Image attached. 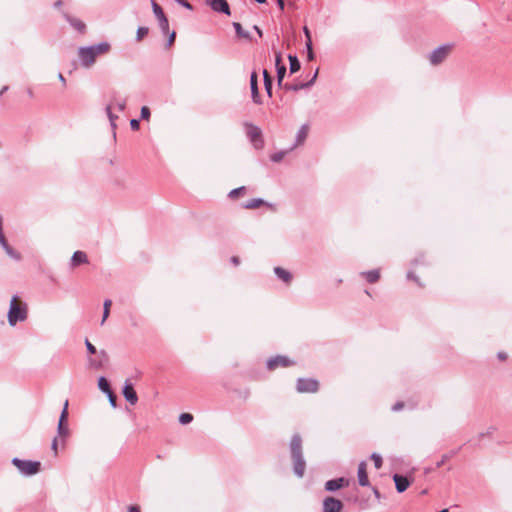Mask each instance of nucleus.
Instances as JSON below:
<instances>
[{
    "label": "nucleus",
    "instance_id": "obj_47",
    "mask_svg": "<svg viewBox=\"0 0 512 512\" xmlns=\"http://www.w3.org/2000/svg\"><path fill=\"white\" fill-rule=\"evenodd\" d=\"M167 35H169V37H168V41H167V46L169 47V46H171V45L174 43V41H175V38H176V32H175V31H172V32H170V31H169V33H168Z\"/></svg>",
    "mask_w": 512,
    "mask_h": 512
},
{
    "label": "nucleus",
    "instance_id": "obj_22",
    "mask_svg": "<svg viewBox=\"0 0 512 512\" xmlns=\"http://www.w3.org/2000/svg\"><path fill=\"white\" fill-rule=\"evenodd\" d=\"M88 262V257L83 251H75L71 258V265L78 266L80 264H85Z\"/></svg>",
    "mask_w": 512,
    "mask_h": 512
},
{
    "label": "nucleus",
    "instance_id": "obj_17",
    "mask_svg": "<svg viewBox=\"0 0 512 512\" xmlns=\"http://www.w3.org/2000/svg\"><path fill=\"white\" fill-rule=\"evenodd\" d=\"M366 468H367L366 462L361 461L358 465L357 476H358L359 485L362 487H367L370 485Z\"/></svg>",
    "mask_w": 512,
    "mask_h": 512
},
{
    "label": "nucleus",
    "instance_id": "obj_18",
    "mask_svg": "<svg viewBox=\"0 0 512 512\" xmlns=\"http://www.w3.org/2000/svg\"><path fill=\"white\" fill-rule=\"evenodd\" d=\"M393 480L395 482L396 490L399 493H403L410 486V481L404 475L396 473L393 475Z\"/></svg>",
    "mask_w": 512,
    "mask_h": 512
},
{
    "label": "nucleus",
    "instance_id": "obj_36",
    "mask_svg": "<svg viewBox=\"0 0 512 512\" xmlns=\"http://www.w3.org/2000/svg\"><path fill=\"white\" fill-rule=\"evenodd\" d=\"M305 47H306V50H307V58H308V60L309 61L314 60L315 54L313 52L312 40L306 41L305 42Z\"/></svg>",
    "mask_w": 512,
    "mask_h": 512
},
{
    "label": "nucleus",
    "instance_id": "obj_37",
    "mask_svg": "<svg viewBox=\"0 0 512 512\" xmlns=\"http://www.w3.org/2000/svg\"><path fill=\"white\" fill-rule=\"evenodd\" d=\"M193 421V415L190 414V413H182L180 414L179 416V422L182 424V425H186V424H189Z\"/></svg>",
    "mask_w": 512,
    "mask_h": 512
},
{
    "label": "nucleus",
    "instance_id": "obj_49",
    "mask_svg": "<svg viewBox=\"0 0 512 512\" xmlns=\"http://www.w3.org/2000/svg\"><path fill=\"white\" fill-rule=\"evenodd\" d=\"M130 127L132 130H138L140 127V121L138 119H132L130 121Z\"/></svg>",
    "mask_w": 512,
    "mask_h": 512
},
{
    "label": "nucleus",
    "instance_id": "obj_44",
    "mask_svg": "<svg viewBox=\"0 0 512 512\" xmlns=\"http://www.w3.org/2000/svg\"><path fill=\"white\" fill-rule=\"evenodd\" d=\"M106 395L108 397V400H109V403L111 404V406L115 408L116 407V401H117L116 394L113 391H111V393L106 394Z\"/></svg>",
    "mask_w": 512,
    "mask_h": 512
},
{
    "label": "nucleus",
    "instance_id": "obj_46",
    "mask_svg": "<svg viewBox=\"0 0 512 512\" xmlns=\"http://www.w3.org/2000/svg\"><path fill=\"white\" fill-rule=\"evenodd\" d=\"M174 1L188 10H193V6L187 0H174Z\"/></svg>",
    "mask_w": 512,
    "mask_h": 512
},
{
    "label": "nucleus",
    "instance_id": "obj_55",
    "mask_svg": "<svg viewBox=\"0 0 512 512\" xmlns=\"http://www.w3.org/2000/svg\"><path fill=\"white\" fill-rule=\"evenodd\" d=\"M128 512H140V507L138 505H131L128 508Z\"/></svg>",
    "mask_w": 512,
    "mask_h": 512
},
{
    "label": "nucleus",
    "instance_id": "obj_50",
    "mask_svg": "<svg viewBox=\"0 0 512 512\" xmlns=\"http://www.w3.org/2000/svg\"><path fill=\"white\" fill-rule=\"evenodd\" d=\"M57 447H58V438L55 437L53 440H52V444H51V448L52 450L54 451L55 455H57Z\"/></svg>",
    "mask_w": 512,
    "mask_h": 512
},
{
    "label": "nucleus",
    "instance_id": "obj_62",
    "mask_svg": "<svg viewBox=\"0 0 512 512\" xmlns=\"http://www.w3.org/2000/svg\"><path fill=\"white\" fill-rule=\"evenodd\" d=\"M62 3H63V2H62L61 0H57V1L54 3V7H55V8H59V7H61Z\"/></svg>",
    "mask_w": 512,
    "mask_h": 512
},
{
    "label": "nucleus",
    "instance_id": "obj_38",
    "mask_svg": "<svg viewBox=\"0 0 512 512\" xmlns=\"http://www.w3.org/2000/svg\"><path fill=\"white\" fill-rule=\"evenodd\" d=\"M148 32H149L148 27H144V26L138 27L137 32H136V40L137 41L142 40L148 34Z\"/></svg>",
    "mask_w": 512,
    "mask_h": 512
},
{
    "label": "nucleus",
    "instance_id": "obj_54",
    "mask_svg": "<svg viewBox=\"0 0 512 512\" xmlns=\"http://www.w3.org/2000/svg\"><path fill=\"white\" fill-rule=\"evenodd\" d=\"M303 31H304V34H305V37H306V41L312 40L311 39L310 31H309V29L306 26L303 28Z\"/></svg>",
    "mask_w": 512,
    "mask_h": 512
},
{
    "label": "nucleus",
    "instance_id": "obj_19",
    "mask_svg": "<svg viewBox=\"0 0 512 512\" xmlns=\"http://www.w3.org/2000/svg\"><path fill=\"white\" fill-rule=\"evenodd\" d=\"M63 17L65 20L79 33H85L86 31V25L84 22H82L80 19L72 17L66 12H63Z\"/></svg>",
    "mask_w": 512,
    "mask_h": 512
},
{
    "label": "nucleus",
    "instance_id": "obj_13",
    "mask_svg": "<svg viewBox=\"0 0 512 512\" xmlns=\"http://www.w3.org/2000/svg\"><path fill=\"white\" fill-rule=\"evenodd\" d=\"M206 3L215 12L222 13L225 15L231 14L230 6H229L227 0H206Z\"/></svg>",
    "mask_w": 512,
    "mask_h": 512
},
{
    "label": "nucleus",
    "instance_id": "obj_9",
    "mask_svg": "<svg viewBox=\"0 0 512 512\" xmlns=\"http://www.w3.org/2000/svg\"><path fill=\"white\" fill-rule=\"evenodd\" d=\"M247 127V136L250 139V141L253 143L254 147L257 149H260L264 145V141L262 138V131L261 129L251 123L246 124Z\"/></svg>",
    "mask_w": 512,
    "mask_h": 512
},
{
    "label": "nucleus",
    "instance_id": "obj_23",
    "mask_svg": "<svg viewBox=\"0 0 512 512\" xmlns=\"http://www.w3.org/2000/svg\"><path fill=\"white\" fill-rule=\"evenodd\" d=\"M313 85V80H309L307 82H301L296 84L286 83L283 88L288 91H299L302 89L310 88Z\"/></svg>",
    "mask_w": 512,
    "mask_h": 512
},
{
    "label": "nucleus",
    "instance_id": "obj_39",
    "mask_svg": "<svg viewBox=\"0 0 512 512\" xmlns=\"http://www.w3.org/2000/svg\"><path fill=\"white\" fill-rule=\"evenodd\" d=\"M370 458L373 460L375 468L380 469L383 463L382 457L377 453H372Z\"/></svg>",
    "mask_w": 512,
    "mask_h": 512
},
{
    "label": "nucleus",
    "instance_id": "obj_45",
    "mask_svg": "<svg viewBox=\"0 0 512 512\" xmlns=\"http://www.w3.org/2000/svg\"><path fill=\"white\" fill-rule=\"evenodd\" d=\"M272 85H273V79L269 80L267 82H264L265 91L269 97L272 96Z\"/></svg>",
    "mask_w": 512,
    "mask_h": 512
},
{
    "label": "nucleus",
    "instance_id": "obj_27",
    "mask_svg": "<svg viewBox=\"0 0 512 512\" xmlns=\"http://www.w3.org/2000/svg\"><path fill=\"white\" fill-rule=\"evenodd\" d=\"M233 27L235 29L237 37L244 38L249 41L252 40L250 33L245 31L240 23L233 22Z\"/></svg>",
    "mask_w": 512,
    "mask_h": 512
},
{
    "label": "nucleus",
    "instance_id": "obj_1",
    "mask_svg": "<svg viewBox=\"0 0 512 512\" xmlns=\"http://www.w3.org/2000/svg\"><path fill=\"white\" fill-rule=\"evenodd\" d=\"M289 447L293 463V472L297 477L302 478L304 476L306 462L303 457L302 438L299 434L293 435Z\"/></svg>",
    "mask_w": 512,
    "mask_h": 512
},
{
    "label": "nucleus",
    "instance_id": "obj_34",
    "mask_svg": "<svg viewBox=\"0 0 512 512\" xmlns=\"http://www.w3.org/2000/svg\"><path fill=\"white\" fill-rule=\"evenodd\" d=\"M289 151H291V150L289 149V150L279 151V152H277V153H274V154H272V155H271L270 160H271L272 162H274V163H278V162H280V161L284 158V156H285Z\"/></svg>",
    "mask_w": 512,
    "mask_h": 512
},
{
    "label": "nucleus",
    "instance_id": "obj_15",
    "mask_svg": "<svg viewBox=\"0 0 512 512\" xmlns=\"http://www.w3.org/2000/svg\"><path fill=\"white\" fill-rule=\"evenodd\" d=\"M109 361V356L105 350H100L97 353L96 358L89 359V366L93 369H101L103 368Z\"/></svg>",
    "mask_w": 512,
    "mask_h": 512
},
{
    "label": "nucleus",
    "instance_id": "obj_40",
    "mask_svg": "<svg viewBox=\"0 0 512 512\" xmlns=\"http://www.w3.org/2000/svg\"><path fill=\"white\" fill-rule=\"evenodd\" d=\"M151 115L150 109L147 106H142L140 111V117L142 120H149Z\"/></svg>",
    "mask_w": 512,
    "mask_h": 512
},
{
    "label": "nucleus",
    "instance_id": "obj_4",
    "mask_svg": "<svg viewBox=\"0 0 512 512\" xmlns=\"http://www.w3.org/2000/svg\"><path fill=\"white\" fill-rule=\"evenodd\" d=\"M12 464L17 467L20 473L27 476L37 474L41 468L39 461L22 460L17 457L12 459Z\"/></svg>",
    "mask_w": 512,
    "mask_h": 512
},
{
    "label": "nucleus",
    "instance_id": "obj_5",
    "mask_svg": "<svg viewBox=\"0 0 512 512\" xmlns=\"http://www.w3.org/2000/svg\"><path fill=\"white\" fill-rule=\"evenodd\" d=\"M151 6L153 13L158 20V25L161 30V32L166 35L169 33V21L167 16L165 15L162 7L155 1L151 0Z\"/></svg>",
    "mask_w": 512,
    "mask_h": 512
},
{
    "label": "nucleus",
    "instance_id": "obj_61",
    "mask_svg": "<svg viewBox=\"0 0 512 512\" xmlns=\"http://www.w3.org/2000/svg\"><path fill=\"white\" fill-rule=\"evenodd\" d=\"M9 87L8 86H3L2 89L0 90V96H2L6 91H8Z\"/></svg>",
    "mask_w": 512,
    "mask_h": 512
},
{
    "label": "nucleus",
    "instance_id": "obj_51",
    "mask_svg": "<svg viewBox=\"0 0 512 512\" xmlns=\"http://www.w3.org/2000/svg\"><path fill=\"white\" fill-rule=\"evenodd\" d=\"M117 108H118L120 111H124V110H125V108H126V100H125V99H123V100L119 101V102L117 103Z\"/></svg>",
    "mask_w": 512,
    "mask_h": 512
},
{
    "label": "nucleus",
    "instance_id": "obj_58",
    "mask_svg": "<svg viewBox=\"0 0 512 512\" xmlns=\"http://www.w3.org/2000/svg\"><path fill=\"white\" fill-rule=\"evenodd\" d=\"M253 29L257 32V34L259 35V37H262V36H263V32H262V30H261L257 25H254V26H253Z\"/></svg>",
    "mask_w": 512,
    "mask_h": 512
},
{
    "label": "nucleus",
    "instance_id": "obj_12",
    "mask_svg": "<svg viewBox=\"0 0 512 512\" xmlns=\"http://www.w3.org/2000/svg\"><path fill=\"white\" fill-rule=\"evenodd\" d=\"M122 394L127 402L131 405H135L138 401L137 393L130 380H126L122 389Z\"/></svg>",
    "mask_w": 512,
    "mask_h": 512
},
{
    "label": "nucleus",
    "instance_id": "obj_20",
    "mask_svg": "<svg viewBox=\"0 0 512 512\" xmlns=\"http://www.w3.org/2000/svg\"><path fill=\"white\" fill-rule=\"evenodd\" d=\"M275 66H276L277 82H278V85L281 86L283 79L285 77V74H286V66L284 64H282V62H281V54L280 53H278L276 55Z\"/></svg>",
    "mask_w": 512,
    "mask_h": 512
},
{
    "label": "nucleus",
    "instance_id": "obj_32",
    "mask_svg": "<svg viewBox=\"0 0 512 512\" xmlns=\"http://www.w3.org/2000/svg\"><path fill=\"white\" fill-rule=\"evenodd\" d=\"M106 113H107V116L109 118V121H110L112 129L115 130L116 129V122L115 121L118 118V116L112 113L110 105H108L106 107Z\"/></svg>",
    "mask_w": 512,
    "mask_h": 512
},
{
    "label": "nucleus",
    "instance_id": "obj_8",
    "mask_svg": "<svg viewBox=\"0 0 512 512\" xmlns=\"http://www.w3.org/2000/svg\"><path fill=\"white\" fill-rule=\"evenodd\" d=\"M296 389L299 393H315L319 389V383L313 378H299Z\"/></svg>",
    "mask_w": 512,
    "mask_h": 512
},
{
    "label": "nucleus",
    "instance_id": "obj_29",
    "mask_svg": "<svg viewBox=\"0 0 512 512\" xmlns=\"http://www.w3.org/2000/svg\"><path fill=\"white\" fill-rule=\"evenodd\" d=\"M98 388L105 394H109L112 391V389L110 387V383L104 376L99 377Z\"/></svg>",
    "mask_w": 512,
    "mask_h": 512
},
{
    "label": "nucleus",
    "instance_id": "obj_59",
    "mask_svg": "<svg viewBox=\"0 0 512 512\" xmlns=\"http://www.w3.org/2000/svg\"><path fill=\"white\" fill-rule=\"evenodd\" d=\"M231 262H232L234 265H238V264H239V262H240L239 257H237V256H233V257L231 258Z\"/></svg>",
    "mask_w": 512,
    "mask_h": 512
},
{
    "label": "nucleus",
    "instance_id": "obj_60",
    "mask_svg": "<svg viewBox=\"0 0 512 512\" xmlns=\"http://www.w3.org/2000/svg\"><path fill=\"white\" fill-rule=\"evenodd\" d=\"M277 4L281 10L284 9V6H285L284 0H277Z\"/></svg>",
    "mask_w": 512,
    "mask_h": 512
},
{
    "label": "nucleus",
    "instance_id": "obj_43",
    "mask_svg": "<svg viewBox=\"0 0 512 512\" xmlns=\"http://www.w3.org/2000/svg\"><path fill=\"white\" fill-rule=\"evenodd\" d=\"M407 279L413 280V281H415L417 283V285L422 286V283H421L420 279L418 278V276L413 271H408Z\"/></svg>",
    "mask_w": 512,
    "mask_h": 512
},
{
    "label": "nucleus",
    "instance_id": "obj_52",
    "mask_svg": "<svg viewBox=\"0 0 512 512\" xmlns=\"http://www.w3.org/2000/svg\"><path fill=\"white\" fill-rule=\"evenodd\" d=\"M263 80H264V82L272 80L271 75L269 74V72L266 69L263 70Z\"/></svg>",
    "mask_w": 512,
    "mask_h": 512
},
{
    "label": "nucleus",
    "instance_id": "obj_30",
    "mask_svg": "<svg viewBox=\"0 0 512 512\" xmlns=\"http://www.w3.org/2000/svg\"><path fill=\"white\" fill-rule=\"evenodd\" d=\"M461 447H459L456 450H452L447 454H444L440 461L436 463V468H440L447 460H449L451 457L455 456L459 451Z\"/></svg>",
    "mask_w": 512,
    "mask_h": 512
},
{
    "label": "nucleus",
    "instance_id": "obj_14",
    "mask_svg": "<svg viewBox=\"0 0 512 512\" xmlns=\"http://www.w3.org/2000/svg\"><path fill=\"white\" fill-rule=\"evenodd\" d=\"M293 362L286 356L277 355L273 358H270L267 361V368L269 370H274L277 367H287L290 366Z\"/></svg>",
    "mask_w": 512,
    "mask_h": 512
},
{
    "label": "nucleus",
    "instance_id": "obj_35",
    "mask_svg": "<svg viewBox=\"0 0 512 512\" xmlns=\"http://www.w3.org/2000/svg\"><path fill=\"white\" fill-rule=\"evenodd\" d=\"M245 191H246V187H245V186H241V187H238V188L232 189V190L229 192L228 196H229V198H231V199H235V198H237L239 195H241V194L245 193Z\"/></svg>",
    "mask_w": 512,
    "mask_h": 512
},
{
    "label": "nucleus",
    "instance_id": "obj_26",
    "mask_svg": "<svg viewBox=\"0 0 512 512\" xmlns=\"http://www.w3.org/2000/svg\"><path fill=\"white\" fill-rule=\"evenodd\" d=\"M361 275L365 277L368 283H375L380 278V271L378 269H373L370 271L362 272Z\"/></svg>",
    "mask_w": 512,
    "mask_h": 512
},
{
    "label": "nucleus",
    "instance_id": "obj_48",
    "mask_svg": "<svg viewBox=\"0 0 512 512\" xmlns=\"http://www.w3.org/2000/svg\"><path fill=\"white\" fill-rule=\"evenodd\" d=\"M404 407V402L402 401H398L396 402L393 406H392V411L393 412H398V411H401Z\"/></svg>",
    "mask_w": 512,
    "mask_h": 512
},
{
    "label": "nucleus",
    "instance_id": "obj_63",
    "mask_svg": "<svg viewBox=\"0 0 512 512\" xmlns=\"http://www.w3.org/2000/svg\"><path fill=\"white\" fill-rule=\"evenodd\" d=\"M58 78H59V80H60L63 84H65V83H66V79L64 78V76H63L61 73H59Z\"/></svg>",
    "mask_w": 512,
    "mask_h": 512
},
{
    "label": "nucleus",
    "instance_id": "obj_64",
    "mask_svg": "<svg viewBox=\"0 0 512 512\" xmlns=\"http://www.w3.org/2000/svg\"><path fill=\"white\" fill-rule=\"evenodd\" d=\"M27 94H28V96H29L30 98H32V97L34 96L33 91H32V89H30V88H28V89H27Z\"/></svg>",
    "mask_w": 512,
    "mask_h": 512
},
{
    "label": "nucleus",
    "instance_id": "obj_21",
    "mask_svg": "<svg viewBox=\"0 0 512 512\" xmlns=\"http://www.w3.org/2000/svg\"><path fill=\"white\" fill-rule=\"evenodd\" d=\"M307 135H308V125L307 124H303L297 134H296V139H295V143L294 145L290 148V150H293L295 147H297L298 145H301L304 143L305 139L307 138Z\"/></svg>",
    "mask_w": 512,
    "mask_h": 512
},
{
    "label": "nucleus",
    "instance_id": "obj_11",
    "mask_svg": "<svg viewBox=\"0 0 512 512\" xmlns=\"http://www.w3.org/2000/svg\"><path fill=\"white\" fill-rule=\"evenodd\" d=\"M250 89H251L252 101L255 104H258V105L261 104L262 103V99H261V96L259 94L258 75H257L256 71H252V73L250 75Z\"/></svg>",
    "mask_w": 512,
    "mask_h": 512
},
{
    "label": "nucleus",
    "instance_id": "obj_53",
    "mask_svg": "<svg viewBox=\"0 0 512 512\" xmlns=\"http://www.w3.org/2000/svg\"><path fill=\"white\" fill-rule=\"evenodd\" d=\"M7 244H8V242H7V240H6V238H5L4 234H3V232H2V233H0V245L3 247V246H5V245H7Z\"/></svg>",
    "mask_w": 512,
    "mask_h": 512
},
{
    "label": "nucleus",
    "instance_id": "obj_24",
    "mask_svg": "<svg viewBox=\"0 0 512 512\" xmlns=\"http://www.w3.org/2000/svg\"><path fill=\"white\" fill-rule=\"evenodd\" d=\"M262 205H266V206H269L271 207L272 205L265 202L262 198H253V199H250L249 201H247L246 203L243 204V208L245 209H256Z\"/></svg>",
    "mask_w": 512,
    "mask_h": 512
},
{
    "label": "nucleus",
    "instance_id": "obj_33",
    "mask_svg": "<svg viewBox=\"0 0 512 512\" xmlns=\"http://www.w3.org/2000/svg\"><path fill=\"white\" fill-rule=\"evenodd\" d=\"M495 430H496V428L494 426H490L485 432L479 433L478 436H477V443H476V445H478V443L480 442V440L483 437H491L494 434Z\"/></svg>",
    "mask_w": 512,
    "mask_h": 512
},
{
    "label": "nucleus",
    "instance_id": "obj_6",
    "mask_svg": "<svg viewBox=\"0 0 512 512\" xmlns=\"http://www.w3.org/2000/svg\"><path fill=\"white\" fill-rule=\"evenodd\" d=\"M451 49V44H444L434 49L429 55L430 63L434 66L442 63L451 52Z\"/></svg>",
    "mask_w": 512,
    "mask_h": 512
},
{
    "label": "nucleus",
    "instance_id": "obj_57",
    "mask_svg": "<svg viewBox=\"0 0 512 512\" xmlns=\"http://www.w3.org/2000/svg\"><path fill=\"white\" fill-rule=\"evenodd\" d=\"M497 357L500 360H505L507 358V354L505 352H498Z\"/></svg>",
    "mask_w": 512,
    "mask_h": 512
},
{
    "label": "nucleus",
    "instance_id": "obj_16",
    "mask_svg": "<svg viewBox=\"0 0 512 512\" xmlns=\"http://www.w3.org/2000/svg\"><path fill=\"white\" fill-rule=\"evenodd\" d=\"M348 484H349V480L344 477L331 479L325 483V490H327L329 492H334L344 486H347Z\"/></svg>",
    "mask_w": 512,
    "mask_h": 512
},
{
    "label": "nucleus",
    "instance_id": "obj_7",
    "mask_svg": "<svg viewBox=\"0 0 512 512\" xmlns=\"http://www.w3.org/2000/svg\"><path fill=\"white\" fill-rule=\"evenodd\" d=\"M68 400L65 401L62 412L59 417L58 426H57V434L64 441L66 437L69 435V428L67 425L68 418Z\"/></svg>",
    "mask_w": 512,
    "mask_h": 512
},
{
    "label": "nucleus",
    "instance_id": "obj_3",
    "mask_svg": "<svg viewBox=\"0 0 512 512\" xmlns=\"http://www.w3.org/2000/svg\"><path fill=\"white\" fill-rule=\"evenodd\" d=\"M27 319V305L18 301V296L14 295L10 301L8 311V323L10 326H15L18 322H23Z\"/></svg>",
    "mask_w": 512,
    "mask_h": 512
},
{
    "label": "nucleus",
    "instance_id": "obj_25",
    "mask_svg": "<svg viewBox=\"0 0 512 512\" xmlns=\"http://www.w3.org/2000/svg\"><path fill=\"white\" fill-rule=\"evenodd\" d=\"M274 273L277 275L279 279H281L285 283H290L292 280V274L281 267H275Z\"/></svg>",
    "mask_w": 512,
    "mask_h": 512
},
{
    "label": "nucleus",
    "instance_id": "obj_10",
    "mask_svg": "<svg viewBox=\"0 0 512 512\" xmlns=\"http://www.w3.org/2000/svg\"><path fill=\"white\" fill-rule=\"evenodd\" d=\"M343 508V503L332 496H328L323 500V512H340Z\"/></svg>",
    "mask_w": 512,
    "mask_h": 512
},
{
    "label": "nucleus",
    "instance_id": "obj_2",
    "mask_svg": "<svg viewBox=\"0 0 512 512\" xmlns=\"http://www.w3.org/2000/svg\"><path fill=\"white\" fill-rule=\"evenodd\" d=\"M109 49L110 44L108 42H101L96 45L80 47L78 50V55L81 61V65L86 68L90 67L95 62V59L98 55L108 52Z\"/></svg>",
    "mask_w": 512,
    "mask_h": 512
},
{
    "label": "nucleus",
    "instance_id": "obj_28",
    "mask_svg": "<svg viewBox=\"0 0 512 512\" xmlns=\"http://www.w3.org/2000/svg\"><path fill=\"white\" fill-rule=\"evenodd\" d=\"M288 59L290 64V73L293 74L298 72L301 68V64L298 57L296 55L289 54Z\"/></svg>",
    "mask_w": 512,
    "mask_h": 512
},
{
    "label": "nucleus",
    "instance_id": "obj_56",
    "mask_svg": "<svg viewBox=\"0 0 512 512\" xmlns=\"http://www.w3.org/2000/svg\"><path fill=\"white\" fill-rule=\"evenodd\" d=\"M373 493H374L375 498L380 500L381 494L377 488H375V487L373 488Z\"/></svg>",
    "mask_w": 512,
    "mask_h": 512
},
{
    "label": "nucleus",
    "instance_id": "obj_31",
    "mask_svg": "<svg viewBox=\"0 0 512 512\" xmlns=\"http://www.w3.org/2000/svg\"><path fill=\"white\" fill-rule=\"evenodd\" d=\"M112 305V301L110 299H106L103 304V317L101 320V325H103L110 313V307Z\"/></svg>",
    "mask_w": 512,
    "mask_h": 512
},
{
    "label": "nucleus",
    "instance_id": "obj_41",
    "mask_svg": "<svg viewBox=\"0 0 512 512\" xmlns=\"http://www.w3.org/2000/svg\"><path fill=\"white\" fill-rule=\"evenodd\" d=\"M7 255L9 257H11L12 259L14 260H17L19 261L21 259V255L20 253H18L17 251H15L12 247L8 249V251H6Z\"/></svg>",
    "mask_w": 512,
    "mask_h": 512
},
{
    "label": "nucleus",
    "instance_id": "obj_42",
    "mask_svg": "<svg viewBox=\"0 0 512 512\" xmlns=\"http://www.w3.org/2000/svg\"><path fill=\"white\" fill-rule=\"evenodd\" d=\"M85 346L89 354H97L96 347L88 339H85Z\"/></svg>",
    "mask_w": 512,
    "mask_h": 512
}]
</instances>
